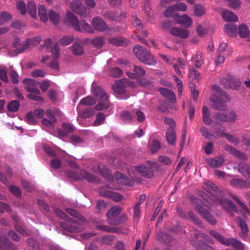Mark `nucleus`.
Returning <instances> with one entry per match:
<instances>
[{
  "label": "nucleus",
  "mask_w": 250,
  "mask_h": 250,
  "mask_svg": "<svg viewBox=\"0 0 250 250\" xmlns=\"http://www.w3.org/2000/svg\"><path fill=\"white\" fill-rule=\"evenodd\" d=\"M222 16L226 21H236L238 20V17L236 14L227 10H223Z\"/></svg>",
  "instance_id": "cd10ccee"
},
{
  "label": "nucleus",
  "mask_w": 250,
  "mask_h": 250,
  "mask_svg": "<svg viewBox=\"0 0 250 250\" xmlns=\"http://www.w3.org/2000/svg\"><path fill=\"white\" fill-rule=\"evenodd\" d=\"M23 83L26 85L25 89L27 92L37 95L40 94V90L37 87V85L39 83L36 80L30 78H25L23 80Z\"/></svg>",
  "instance_id": "9b49d317"
},
{
  "label": "nucleus",
  "mask_w": 250,
  "mask_h": 250,
  "mask_svg": "<svg viewBox=\"0 0 250 250\" xmlns=\"http://www.w3.org/2000/svg\"><path fill=\"white\" fill-rule=\"evenodd\" d=\"M190 242L197 250H214L212 247L202 241L190 240Z\"/></svg>",
  "instance_id": "b1692460"
},
{
  "label": "nucleus",
  "mask_w": 250,
  "mask_h": 250,
  "mask_svg": "<svg viewBox=\"0 0 250 250\" xmlns=\"http://www.w3.org/2000/svg\"><path fill=\"white\" fill-rule=\"evenodd\" d=\"M20 106V102L18 100H12L7 104V110L9 112H17Z\"/></svg>",
  "instance_id": "e433bc0d"
},
{
  "label": "nucleus",
  "mask_w": 250,
  "mask_h": 250,
  "mask_svg": "<svg viewBox=\"0 0 250 250\" xmlns=\"http://www.w3.org/2000/svg\"><path fill=\"white\" fill-rule=\"evenodd\" d=\"M66 221L61 222L59 224L60 227L64 230L69 232H79L83 230V229L80 224L75 220L68 217Z\"/></svg>",
  "instance_id": "39448f33"
},
{
  "label": "nucleus",
  "mask_w": 250,
  "mask_h": 250,
  "mask_svg": "<svg viewBox=\"0 0 250 250\" xmlns=\"http://www.w3.org/2000/svg\"><path fill=\"white\" fill-rule=\"evenodd\" d=\"M80 174L83 178L90 183L100 182L99 179L96 176L85 170H81Z\"/></svg>",
  "instance_id": "bb28decb"
},
{
  "label": "nucleus",
  "mask_w": 250,
  "mask_h": 250,
  "mask_svg": "<svg viewBox=\"0 0 250 250\" xmlns=\"http://www.w3.org/2000/svg\"><path fill=\"white\" fill-rule=\"evenodd\" d=\"M133 70L135 72L134 74L135 76L142 77L146 75V70L142 67L136 65H134L133 66Z\"/></svg>",
  "instance_id": "13d9d810"
},
{
  "label": "nucleus",
  "mask_w": 250,
  "mask_h": 250,
  "mask_svg": "<svg viewBox=\"0 0 250 250\" xmlns=\"http://www.w3.org/2000/svg\"><path fill=\"white\" fill-rule=\"evenodd\" d=\"M230 184L233 187L241 189L248 188L250 187V182L243 179H233L230 181Z\"/></svg>",
  "instance_id": "a211bd4d"
},
{
  "label": "nucleus",
  "mask_w": 250,
  "mask_h": 250,
  "mask_svg": "<svg viewBox=\"0 0 250 250\" xmlns=\"http://www.w3.org/2000/svg\"><path fill=\"white\" fill-rule=\"evenodd\" d=\"M70 5L72 11L81 17L86 18L90 16V10L85 7L80 0L72 1Z\"/></svg>",
  "instance_id": "0eeeda50"
},
{
  "label": "nucleus",
  "mask_w": 250,
  "mask_h": 250,
  "mask_svg": "<svg viewBox=\"0 0 250 250\" xmlns=\"http://www.w3.org/2000/svg\"><path fill=\"white\" fill-rule=\"evenodd\" d=\"M58 133L59 136L64 137L66 136L69 133H72L74 131L73 126L68 123L62 124V129H58Z\"/></svg>",
  "instance_id": "a878e982"
},
{
  "label": "nucleus",
  "mask_w": 250,
  "mask_h": 250,
  "mask_svg": "<svg viewBox=\"0 0 250 250\" xmlns=\"http://www.w3.org/2000/svg\"><path fill=\"white\" fill-rule=\"evenodd\" d=\"M105 121V116L103 113L98 112L96 115V118L94 122V125L95 126L99 125L104 123Z\"/></svg>",
  "instance_id": "bf43d9fd"
},
{
  "label": "nucleus",
  "mask_w": 250,
  "mask_h": 250,
  "mask_svg": "<svg viewBox=\"0 0 250 250\" xmlns=\"http://www.w3.org/2000/svg\"><path fill=\"white\" fill-rule=\"evenodd\" d=\"M206 186L207 191L216 199L225 210L228 211L229 208L235 212H238V209L234 204L225 198L224 192L213 183L208 182L206 184Z\"/></svg>",
  "instance_id": "f257e3e1"
},
{
  "label": "nucleus",
  "mask_w": 250,
  "mask_h": 250,
  "mask_svg": "<svg viewBox=\"0 0 250 250\" xmlns=\"http://www.w3.org/2000/svg\"><path fill=\"white\" fill-rule=\"evenodd\" d=\"M104 43V38L102 37L95 38L91 41L92 44L97 48H101Z\"/></svg>",
  "instance_id": "8fccbe9b"
},
{
  "label": "nucleus",
  "mask_w": 250,
  "mask_h": 250,
  "mask_svg": "<svg viewBox=\"0 0 250 250\" xmlns=\"http://www.w3.org/2000/svg\"><path fill=\"white\" fill-rule=\"evenodd\" d=\"M122 208L119 207H113L106 213V216L108 223L111 224V222L114 221L117 218L118 215L121 212Z\"/></svg>",
  "instance_id": "4be33fe9"
},
{
  "label": "nucleus",
  "mask_w": 250,
  "mask_h": 250,
  "mask_svg": "<svg viewBox=\"0 0 250 250\" xmlns=\"http://www.w3.org/2000/svg\"><path fill=\"white\" fill-rule=\"evenodd\" d=\"M98 170L101 173V174L107 180L111 181L113 179V178L112 175L110 173V171L109 169L104 167L102 168L99 167L98 168Z\"/></svg>",
  "instance_id": "49530a36"
},
{
  "label": "nucleus",
  "mask_w": 250,
  "mask_h": 250,
  "mask_svg": "<svg viewBox=\"0 0 250 250\" xmlns=\"http://www.w3.org/2000/svg\"><path fill=\"white\" fill-rule=\"evenodd\" d=\"M238 33L241 38H249L250 36V31L248 26L246 24L240 25L238 29Z\"/></svg>",
  "instance_id": "58836bf2"
},
{
  "label": "nucleus",
  "mask_w": 250,
  "mask_h": 250,
  "mask_svg": "<svg viewBox=\"0 0 250 250\" xmlns=\"http://www.w3.org/2000/svg\"><path fill=\"white\" fill-rule=\"evenodd\" d=\"M176 23L184 25L185 27H190L192 23L191 19L186 14L182 16H176L174 17Z\"/></svg>",
  "instance_id": "6ab92c4d"
},
{
  "label": "nucleus",
  "mask_w": 250,
  "mask_h": 250,
  "mask_svg": "<svg viewBox=\"0 0 250 250\" xmlns=\"http://www.w3.org/2000/svg\"><path fill=\"white\" fill-rule=\"evenodd\" d=\"M225 32L229 36L235 37L237 34V28L233 23H228L225 25Z\"/></svg>",
  "instance_id": "c756f323"
},
{
  "label": "nucleus",
  "mask_w": 250,
  "mask_h": 250,
  "mask_svg": "<svg viewBox=\"0 0 250 250\" xmlns=\"http://www.w3.org/2000/svg\"><path fill=\"white\" fill-rule=\"evenodd\" d=\"M66 211L68 214L70 215L71 216L76 218L78 220L82 222H86L87 220L85 218L82 216L79 212H78L77 210L71 208H66L65 209Z\"/></svg>",
  "instance_id": "473e14b6"
},
{
  "label": "nucleus",
  "mask_w": 250,
  "mask_h": 250,
  "mask_svg": "<svg viewBox=\"0 0 250 250\" xmlns=\"http://www.w3.org/2000/svg\"><path fill=\"white\" fill-rule=\"evenodd\" d=\"M209 234L213 237L219 243L226 246H232L238 250H243L244 246L243 244L239 240L233 238H227L218 232L211 230Z\"/></svg>",
  "instance_id": "20e7f679"
},
{
  "label": "nucleus",
  "mask_w": 250,
  "mask_h": 250,
  "mask_svg": "<svg viewBox=\"0 0 250 250\" xmlns=\"http://www.w3.org/2000/svg\"><path fill=\"white\" fill-rule=\"evenodd\" d=\"M210 101L212 103L213 107L219 111L226 110L227 108L226 99H223L221 97H216L214 98L212 97L210 98Z\"/></svg>",
  "instance_id": "ddd939ff"
},
{
  "label": "nucleus",
  "mask_w": 250,
  "mask_h": 250,
  "mask_svg": "<svg viewBox=\"0 0 250 250\" xmlns=\"http://www.w3.org/2000/svg\"><path fill=\"white\" fill-rule=\"evenodd\" d=\"M200 131L201 133V134L207 139H210L211 137H212L214 136V135L209 132L208 131V129L207 128L204 126H202L200 128Z\"/></svg>",
  "instance_id": "0e129e2a"
},
{
  "label": "nucleus",
  "mask_w": 250,
  "mask_h": 250,
  "mask_svg": "<svg viewBox=\"0 0 250 250\" xmlns=\"http://www.w3.org/2000/svg\"><path fill=\"white\" fill-rule=\"evenodd\" d=\"M73 40V36H64L60 39V42L61 45L65 46L70 44Z\"/></svg>",
  "instance_id": "052dcab7"
},
{
  "label": "nucleus",
  "mask_w": 250,
  "mask_h": 250,
  "mask_svg": "<svg viewBox=\"0 0 250 250\" xmlns=\"http://www.w3.org/2000/svg\"><path fill=\"white\" fill-rule=\"evenodd\" d=\"M207 161L208 164L212 167H219L224 163V159L221 157H216L213 159H208Z\"/></svg>",
  "instance_id": "72a5a7b5"
},
{
  "label": "nucleus",
  "mask_w": 250,
  "mask_h": 250,
  "mask_svg": "<svg viewBox=\"0 0 250 250\" xmlns=\"http://www.w3.org/2000/svg\"><path fill=\"white\" fill-rule=\"evenodd\" d=\"M12 16L6 11L0 12V25H2L11 21Z\"/></svg>",
  "instance_id": "ea45409f"
},
{
  "label": "nucleus",
  "mask_w": 250,
  "mask_h": 250,
  "mask_svg": "<svg viewBox=\"0 0 250 250\" xmlns=\"http://www.w3.org/2000/svg\"><path fill=\"white\" fill-rule=\"evenodd\" d=\"M160 93L165 97L173 101H176L175 95L171 90L166 88H160L159 89Z\"/></svg>",
  "instance_id": "2f4dec72"
},
{
  "label": "nucleus",
  "mask_w": 250,
  "mask_h": 250,
  "mask_svg": "<svg viewBox=\"0 0 250 250\" xmlns=\"http://www.w3.org/2000/svg\"><path fill=\"white\" fill-rule=\"evenodd\" d=\"M135 169L143 177L150 178L153 176V171L151 167L144 165H139L135 167Z\"/></svg>",
  "instance_id": "f3484780"
},
{
  "label": "nucleus",
  "mask_w": 250,
  "mask_h": 250,
  "mask_svg": "<svg viewBox=\"0 0 250 250\" xmlns=\"http://www.w3.org/2000/svg\"><path fill=\"white\" fill-rule=\"evenodd\" d=\"M189 77L194 80L199 81L201 78V75L195 69L192 68L189 72Z\"/></svg>",
  "instance_id": "680f3d73"
},
{
  "label": "nucleus",
  "mask_w": 250,
  "mask_h": 250,
  "mask_svg": "<svg viewBox=\"0 0 250 250\" xmlns=\"http://www.w3.org/2000/svg\"><path fill=\"white\" fill-rule=\"evenodd\" d=\"M169 32L171 35L179 37L182 39H187L189 35L188 30L178 27L172 28Z\"/></svg>",
  "instance_id": "aec40b11"
},
{
  "label": "nucleus",
  "mask_w": 250,
  "mask_h": 250,
  "mask_svg": "<svg viewBox=\"0 0 250 250\" xmlns=\"http://www.w3.org/2000/svg\"><path fill=\"white\" fill-rule=\"evenodd\" d=\"M123 71L118 67H115L112 69L110 71V75L115 78H119L122 76Z\"/></svg>",
  "instance_id": "338daca9"
},
{
  "label": "nucleus",
  "mask_w": 250,
  "mask_h": 250,
  "mask_svg": "<svg viewBox=\"0 0 250 250\" xmlns=\"http://www.w3.org/2000/svg\"><path fill=\"white\" fill-rule=\"evenodd\" d=\"M48 17L54 24H57L60 22V15L53 10H50L49 11Z\"/></svg>",
  "instance_id": "a18cd8bd"
},
{
  "label": "nucleus",
  "mask_w": 250,
  "mask_h": 250,
  "mask_svg": "<svg viewBox=\"0 0 250 250\" xmlns=\"http://www.w3.org/2000/svg\"><path fill=\"white\" fill-rule=\"evenodd\" d=\"M0 250H16V246L5 237L0 236Z\"/></svg>",
  "instance_id": "412c9836"
},
{
  "label": "nucleus",
  "mask_w": 250,
  "mask_h": 250,
  "mask_svg": "<svg viewBox=\"0 0 250 250\" xmlns=\"http://www.w3.org/2000/svg\"><path fill=\"white\" fill-rule=\"evenodd\" d=\"M108 42L116 46H124L127 44L128 41L122 37H113L108 38Z\"/></svg>",
  "instance_id": "5701e85b"
},
{
  "label": "nucleus",
  "mask_w": 250,
  "mask_h": 250,
  "mask_svg": "<svg viewBox=\"0 0 250 250\" xmlns=\"http://www.w3.org/2000/svg\"><path fill=\"white\" fill-rule=\"evenodd\" d=\"M28 245L32 247L33 250H38L40 248V243L33 238H29L27 240Z\"/></svg>",
  "instance_id": "69168bd1"
},
{
  "label": "nucleus",
  "mask_w": 250,
  "mask_h": 250,
  "mask_svg": "<svg viewBox=\"0 0 250 250\" xmlns=\"http://www.w3.org/2000/svg\"><path fill=\"white\" fill-rule=\"evenodd\" d=\"M156 237L158 241L169 247H173L175 244L171 235L162 230L157 232Z\"/></svg>",
  "instance_id": "9d476101"
},
{
  "label": "nucleus",
  "mask_w": 250,
  "mask_h": 250,
  "mask_svg": "<svg viewBox=\"0 0 250 250\" xmlns=\"http://www.w3.org/2000/svg\"><path fill=\"white\" fill-rule=\"evenodd\" d=\"M138 83L140 86L147 88H151L154 86L153 81L145 78L138 79Z\"/></svg>",
  "instance_id": "a19ab883"
},
{
  "label": "nucleus",
  "mask_w": 250,
  "mask_h": 250,
  "mask_svg": "<svg viewBox=\"0 0 250 250\" xmlns=\"http://www.w3.org/2000/svg\"><path fill=\"white\" fill-rule=\"evenodd\" d=\"M70 50L73 54L76 56L82 55L84 52L82 43L80 42L74 43L70 47Z\"/></svg>",
  "instance_id": "c85d7f7f"
},
{
  "label": "nucleus",
  "mask_w": 250,
  "mask_h": 250,
  "mask_svg": "<svg viewBox=\"0 0 250 250\" xmlns=\"http://www.w3.org/2000/svg\"><path fill=\"white\" fill-rule=\"evenodd\" d=\"M9 190L16 197H19L21 196V190L18 187L13 185L10 186Z\"/></svg>",
  "instance_id": "774afa93"
},
{
  "label": "nucleus",
  "mask_w": 250,
  "mask_h": 250,
  "mask_svg": "<svg viewBox=\"0 0 250 250\" xmlns=\"http://www.w3.org/2000/svg\"><path fill=\"white\" fill-rule=\"evenodd\" d=\"M212 89L215 91L219 95L220 97H223L226 99L227 102L230 101V98L227 93L221 87L216 84H214L212 86Z\"/></svg>",
  "instance_id": "f704fd0d"
},
{
  "label": "nucleus",
  "mask_w": 250,
  "mask_h": 250,
  "mask_svg": "<svg viewBox=\"0 0 250 250\" xmlns=\"http://www.w3.org/2000/svg\"><path fill=\"white\" fill-rule=\"evenodd\" d=\"M115 239V236L114 235H104L101 238V241L103 244L110 245Z\"/></svg>",
  "instance_id": "5fc2aeb1"
},
{
  "label": "nucleus",
  "mask_w": 250,
  "mask_h": 250,
  "mask_svg": "<svg viewBox=\"0 0 250 250\" xmlns=\"http://www.w3.org/2000/svg\"><path fill=\"white\" fill-rule=\"evenodd\" d=\"M94 114V109L91 108H86L83 110V111L80 114V116L82 118H89L93 115Z\"/></svg>",
  "instance_id": "603ef678"
},
{
  "label": "nucleus",
  "mask_w": 250,
  "mask_h": 250,
  "mask_svg": "<svg viewBox=\"0 0 250 250\" xmlns=\"http://www.w3.org/2000/svg\"><path fill=\"white\" fill-rule=\"evenodd\" d=\"M27 11L28 13L32 17H35L36 16V5L33 1H30L27 3Z\"/></svg>",
  "instance_id": "de8ad7c7"
},
{
  "label": "nucleus",
  "mask_w": 250,
  "mask_h": 250,
  "mask_svg": "<svg viewBox=\"0 0 250 250\" xmlns=\"http://www.w3.org/2000/svg\"><path fill=\"white\" fill-rule=\"evenodd\" d=\"M100 194L102 196L112 198L116 202H119L123 199V196L120 194L113 191H105L104 188L100 189Z\"/></svg>",
  "instance_id": "dca6fc26"
},
{
  "label": "nucleus",
  "mask_w": 250,
  "mask_h": 250,
  "mask_svg": "<svg viewBox=\"0 0 250 250\" xmlns=\"http://www.w3.org/2000/svg\"><path fill=\"white\" fill-rule=\"evenodd\" d=\"M127 82L128 80L127 79H122L116 81L112 86L113 91L119 95L125 93Z\"/></svg>",
  "instance_id": "f8f14e48"
},
{
  "label": "nucleus",
  "mask_w": 250,
  "mask_h": 250,
  "mask_svg": "<svg viewBox=\"0 0 250 250\" xmlns=\"http://www.w3.org/2000/svg\"><path fill=\"white\" fill-rule=\"evenodd\" d=\"M133 51L136 57L142 63L149 65L156 64V62L154 57L146 48L140 45H136Z\"/></svg>",
  "instance_id": "7ed1b4c3"
},
{
  "label": "nucleus",
  "mask_w": 250,
  "mask_h": 250,
  "mask_svg": "<svg viewBox=\"0 0 250 250\" xmlns=\"http://www.w3.org/2000/svg\"><path fill=\"white\" fill-rule=\"evenodd\" d=\"M91 24L93 29L99 32H103L108 28L107 25L105 21L100 17H96L92 20Z\"/></svg>",
  "instance_id": "4468645a"
},
{
  "label": "nucleus",
  "mask_w": 250,
  "mask_h": 250,
  "mask_svg": "<svg viewBox=\"0 0 250 250\" xmlns=\"http://www.w3.org/2000/svg\"><path fill=\"white\" fill-rule=\"evenodd\" d=\"M96 100L94 98L91 96H87L82 99L80 102V104L86 106L94 105L96 104Z\"/></svg>",
  "instance_id": "3c124183"
},
{
  "label": "nucleus",
  "mask_w": 250,
  "mask_h": 250,
  "mask_svg": "<svg viewBox=\"0 0 250 250\" xmlns=\"http://www.w3.org/2000/svg\"><path fill=\"white\" fill-rule=\"evenodd\" d=\"M166 138L169 145L174 146L176 140V133L174 129L172 127H168L166 134Z\"/></svg>",
  "instance_id": "393cba45"
},
{
  "label": "nucleus",
  "mask_w": 250,
  "mask_h": 250,
  "mask_svg": "<svg viewBox=\"0 0 250 250\" xmlns=\"http://www.w3.org/2000/svg\"><path fill=\"white\" fill-rule=\"evenodd\" d=\"M214 118L223 122L234 123L237 118V115L236 113L231 111L227 113L222 112L217 113L214 115Z\"/></svg>",
  "instance_id": "1a4fd4ad"
},
{
  "label": "nucleus",
  "mask_w": 250,
  "mask_h": 250,
  "mask_svg": "<svg viewBox=\"0 0 250 250\" xmlns=\"http://www.w3.org/2000/svg\"><path fill=\"white\" fill-rule=\"evenodd\" d=\"M202 111L204 123L206 125H210L213 123V121L210 118V114L209 112L208 107L206 105H204L203 107Z\"/></svg>",
  "instance_id": "7c9ffc66"
},
{
  "label": "nucleus",
  "mask_w": 250,
  "mask_h": 250,
  "mask_svg": "<svg viewBox=\"0 0 250 250\" xmlns=\"http://www.w3.org/2000/svg\"><path fill=\"white\" fill-rule=\"evenodd\" d=\"M92 92L95 97L98 104L94 108L97 110H102L107 109L109 107V100L107 94L99 86H96L93 83L92 85Z\"/></svg>",
  "instance_id": "f03ea898"
},
{
  "label": "nucleus",
  "mask_w": 250,
  "mask_h": 250,
  "mask_svg": "<svg viewBox=\"0 0 250 250\" xmlns=\"http://www.w3.org/2000/svg\"><path fill=\"white\" fill-rule=\"evenodd\" d=\"M80 26L82 30V32H86L89 33H94V29L90 24L86 22L85 21H82L79 22Z\"/></svg>",
  "instance_id": "09e8293b"
},
{
  "label": "nucleus",
  "mask_w": 250,
  "mask_h": 250,
  "mask_svg": "<svg viewBox=\"0 0 250 250\" xmlns=\"http://www.w3.org/2000/svg\"><path fill=\"white\" fill-rule=\"evenodd\" d=\"M121 117L124 122H131L133 120L132 114L126 111H123L121 114Z\"/></svg>",
  "instance_id": "e2e57ef3"
},
{
  "label": "nucleus",
  "mask_w": 250,
  "mask_h": 250,
  "mask_svg": "<svg viewBox=\"0 0 250 250\" xmlns=\"http://www.w3.org/2000/svg\"><path fill=\"white\" fill-rule=\"evenodd\" d=\"M102 16L111 21L118 20V13L116 11H106L102 14Z\"/></svg>",
  "instance_id": "79ce46f5"
},
{
  "label": "nucleus",
  "mask_w": 250,
  "mask_h": 250,
  "mask_svg": "<svg viewBox=\"0 0 250 250\" xmlns=\"http://www.w3.org/2000/svg\"><path fill=\"white\" fill-rule=\"evenodd\" d=\"M176 7L175 4L168 6L165 11L164 12V15L166 18L173 17L176 16H178L175 14L177 12Z\"/></svg>",
  "instance_id": "4c0bfd02"
},
{
  "label": "nucleus",
  "mask_w": 250,
  "mask_h": 250,
  "mask_svg": "<svg viewBox=\"0 0 250 250\" xmlns=\"http://www.w3.org/2000/svg\"><path fill=\"white\" fill-rule=\"evenodd\" d=\"M221 83L225 89H231L236 91L239 90L242 84L240 80L234 76L222 79Z\"/></svg>",
  "instance_id": "423d86ee"
},
{
  "label": "nucleus",
  "mask_w": 250,
  "mask_h": 250,
  "mask_svg": "<svg viewBox=\"0 0 250 250\" xmlns=\"http://www.w3.org/2000/svg\"><path fill=\"white\" fill-rule=\"evenodd\" d=\"M195 209L210 224L215 225L216 224V220L211 214L209 210V208L197 205L195 207Z\"/></svg>",
  "instance_id": "6e6552de"
},
{
  "label": "nucleus",
  "mask_w": 250,
  "mask_h": 250,
  "mask_svg": "<svg viewBox=\"0 0 250 250\" xmlns=\"http://www.w3.org/2000/svg\"><path fill=\"white\" fill-rule=\"evenodd\" d=\"M187 218L186 219V220L190 219L197 226H199L200 227H203L202 222L199 220L198 217L191 210H189L187 212Z\"/></svg>",
  "instance_id": "c9c22d12"
},
{
  "label": "nucleus",
  "mask_w": 250,
  "mask_h": 250,
  "mask_svg": "<svg viewBox=\"0 0 250 250\" xmlns=\"http://www.w3.org/2000/svg\"><path fill=\"white\" fill-rule=\"evenodd\" d=\"M66 19L75 30L79 32L82 31L78 19L72 13L68 12L66 14Z\"/></svg>",
  "instance_id": "2eb2a0df"
},
{
  "label": "nucleus",
  "mask_w": 250,
  "mask_h": 250,
  "mask_svg": "<svg viewBox=\"0 0 250 250\" xmlns=\"http://www.w3.org/2000/svg\"><path fill=\"white\" fill-rule=\"evenodd\" d=\"M42 40V38L40 36H37L31 39H27L25 41V43L24 45L25 47H27V45H36L38 44Z\"/></svg>",
  "instance_id": "4d7b16f0"
},
{
  "label": "nucleus",
  "mask_w": 250,
  "mask_h": 250,
  "mask_svg": "<svg viewBox=\"0 0 250 250\" xmlns=\"http://www.w3.org/2000/svg\"><path fill=\"white\" fill-rule=\"evenodd\" d=\"M127 220V217L126 214L123 213L120 216H118L114 221L111 222V225H118L122 224Z\"/></svg>",
  "instance_id": "864d4df0"
},
{
  "label": "nucleus",
  "mask_w": 250,
  "mask_h": 250,
  "mask_svg": "<svg viewBox=\"0 0 250 250\" xmlns=\"http://www.w3.org/2000/svg\"><path fill=\"white\" fill-rule=\"evenodd\" d=\"M161 144L158 140L154 139L152 141L150 151L152 153H155L161 148Z\"/></svg>",
  "instance_id": "6e6d98bb"
},
{
  "label": "nucleus",
  "mask_w": 250,
  "mask_h": 250,
  "mask_svg": "<svg viewBox=\"0 0 250 250\" xmlns=\"http://www.w3.org/2000/svg\"><path fill=\"white\" fill-rule=\"evenodd\" d=\"M194 15L196 17H201L205 13V8L201 4H196L194 6Z\"/></svg>",
  "instance_id": "c03bdc74"
},
{
  "label": "nucleus",
  "mask_w": 250,
  "mask_h": 250,
  "mask_svg": "<svg viewBox=\"0 0 250 250\" xmlns=\"http://www.w3.org/2000/svg\"><path fill=\"white\" fill-rule=\"evenodd\" d=\"M38 12L41 21L46 22L48 20V16L45 6L43 5H40L38 8Z\"/></svg>",
  "instance_id": "37998d69"
}]
</instances>
